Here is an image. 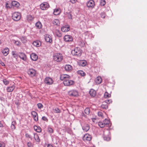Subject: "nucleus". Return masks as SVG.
Segmentation results:
<instances>
[{
    "label": "nucleus",
    "instance_id": "f257e3e1",
    "mask_svg": "<svg viewBox=\"0 0 147 147\" xmlns=\"http://www.w3.org/2000/svg\"><path fill=\"white\" fill-rule=\"evenodd\" d=\"M60 79L61 80H63V84L65 86H69L74 84V81L70 80V76L67 74L61 75Z\"/></svg>",
    "mask_w": 147,
    "mask_h": 147
},
{
    "label": "nucleus",
    "instance_id": "f03ea898",
    "mask_svg": "<svg viewBox=\"0 0 147 147\" xmlns=\"http://www.w3.org/2000/svg\"><path fill=\"white\" fill-rule=\"evenodd\" d=\"M54 60L57 62L61 61L63 59L62 54L60 53H56L54 54L53 56Z\"/></svg>",
    "mask_w": 147,
    "mask_h": 147
},
{
    "label": "nucleus",
    "instance_id": "7ed1b4c3",
    "mask_svg": "<svg viewBox=\"0 0 147 147\" xmlns=\"http://www.w3.org/2000/svg\"><path fill=\"white\" fill-rule=\"evenodd\" d=\"M72 54L74 56H80L81 55L82 50L79 47H76L71 51Z\"/></svg>",
    "mask_w": 147,
    "mask_h": 147
},
{
    "label": "nucleus",
    "instance_id": "20e7f679",
    "mask_svg": "<svg viewBox=\"0 0 147 147\" xmlns=\"http://www.w3.org/2000/svg\"><path fill=\"white\" fill-rule=\"evenodd\" d=\"M21 17V14L18 12L14 13L12 16L13 20L16 21L19 20L20 19Z\"/></svg>",
    "mask_w": 147,
    "mask_h": 147
},
{
    "label": "nucleus",
    "instance_id": "39448f33",
    "mask_svg": "<svg viewBox=\"0 0 147 147\" xmlns=\"http://www.w3.org/2000/svg\"><path fill=\"white\" fill-rule=\"evenodd\" d=\"M69 95L72 97H76L78 95V92L76 90H72L68 92Z\"/></svg>",
    "mask_w": 147,
    "mask_h": 147
},
{
    "label": "nucleus",
    "instance_id": "423d86ee",
    "mask_svg": "<svg viewBox=\"0 0 147 147\" xmlns=\"http://www.w3.org/2000/svg\"><path fill=\"white\" fill-rule=\"evenodd\" d=\"M40 7L42 10H45L48 8L49 5L47 2H44L40 5Z\"/></svg>",
    "mask_w": 147,
    "mask_h": 147
},
{
    "label": "nucleus",
    "instance_id": "0eeeda50",
    "mask_svg": "<svg viewBox=\"0 0 147 147\" xmlns=\"http://www.w3.org/2000/svg\"><path fill=\"white\" fill-rule=\"evenodd\" d=\"M27 72L28 74L31 77L35 76L36 73V70L32 68L29 69L28 70Z\"/></svg>",
    "mask_w": 147,
    "mask_h": 147
},
{
    "label": "nucleus",
    "instance_id": "6e6552de",
    "mask_svg": "<svg viewBox=\"0 0 147 147\" xmlns=\"http://www.w3.org/2000/svg\"><path fill=\"white\" fill-rule=\"evenodd\" d=\"M110 134V131H107L104 132L103 136V138L104 140L109 141L110 140V138L109 136Z\"/></svg>",
    "mask_w": 147,
    "mask_h": 147
},
{
    "label": "nucleus",
    "instance_id": "1a4fd4ad",
    "mask_svg": "<svg viewBox=\"0 0 147 147\" xmlns=\"http://www.w3.org/2000/svg\"><path fill=\"white\" fill-rule=\"evenodd\" d=\"M91 136L89 134H86L83 138V140L85 141H89L91 140Z\"/></svg>",
    "mask_w": 147,
    "mask_h": 147
},
{
    "label": "nucleus",
    "instance_id": "9d476101",
    "mask_svg": "<svg viewBox=\"0 0 147 147\" xmlns=\"http://www.w3.org/2000/svg\"><path fill=\"white\" fill-rule=\"evenodd\" d=\"M45 40L47 42L51 43L52 41L51 36L49 34H46L45 35Z\"/></svg>",
    "mask_w": 147,
    "mask_h": 147
},
{
    "label": "nucleus",
    "instance_id": "9b49d317",
    "mask_svg": "<svg viewBox=\"0 0 147 147\" xmlns=\"http://www.w3.org/2000/svg\"><path fill=\"white\" fill-rule=\"evenodd\" d=\"M64 40L66 42H70L73 40L72 37L69 35H65L64 37Z\"/></svg>",
    "mask_w": 147,
    "mask_h": 147
},
{
    "label": "nucleus",
    "instance_id": "f8f14e48",
    "mask_svg": "<svg viewBox=\"0 0 147 147\" xmlns=\"http://www.w3.org/2000/svg\"><path fill=\"white\" fill-rule=\"evenodd\" d=\"M94 5V2L93 0H90L87 2V6L88 7L93 8Z\"/></svg>",
    "mask_w": 147,
    "mask_h": 147
},
{
    "label": "nucleus",
    "instance_id": "ddd939ff",
    "mask_svg": "<svg viewBox=\"0 0 147 147\" xmlns=\"http://www.w3.org/2000/svg\"><path fill=\"white\" fill-rule=\"evenodd\" d=\"M83 130L86 132L88 131L90 129L89 125L87 123H82L81 124Z\"/></svg>",
    "mask_w": 147,
    "mask_h": 147
},
{
    "label": "nucleus",
    "instance_id": "4468645a",
    "mask_svg": "<svg viewBox=\"0 0 147 147\" xmlns=\"http://www.w3.org/2000/svg\"><path fill=\"white\" fill-rule=\"evenodd\" d=\"M45 82L48 85H50L53 83V81L51 78L47 77L45 79Z\"/></svg>",
    "mask_w": 147,
    "mask_h": 147
},
{
    "label": "nucleus",
    "instance_id": "2eb2a0df",
    "mask_svg": "<svg viewBox=\"0 0 147 147\" xmlns=\"http://www.w3.org/2000/svg\"><path fill=\"white\" fill-rule=\"evenodd\" d=\"M35 121H37L38 120V115L37 113L35 111H32L31 113Z\"/></svg>",
    "mask_w": 147,
    "mask_h": 147
},
{
    "label": "nucleus",
    "instance_id": "dca6fc26",
    "mask_svg": "<svg viewBox=\"0 0 147 147\" xmlns=\"http://www.w3.org/2000/svg\"><path fill=\"white\" fill-rule=\"evenodd\" d=\"M31 59L33 61H36L38 58L37 55L35 53H32L30 55Z\"/></svg>",
    "mask_w": 147,
    "mask_h": 147
},
{
    "label": "nucleus",
    "instance_id": "f3484780",
    "mask_svg": "<svg viewBox=\"0 0 147 147\" xmlns=\"http://www.w3.org/2000/svg\"><path fill=\"white\" fill-rule=\"evenodd\" d=\"M15 86L13 85L12 86H8L7 87L6 90L8 92H11L13 91L15 88Z\"/></svg>",
    "mask_w": 147,
    "mask_h": 147
},
{
    "label": "nucleus",
    "instance_id": "a211bd4d",
    "mask_svg": "<svg viewBox=\"0 0 147 147\" xmlns=\"http://www.w3.org/2000/svg\"><path fill=\"white\" fill-rule=\"evenodd\" d=\"M69 27L68 26H64L62 27L61 28V31L63 32H67L69 30Z\"/></svg>",
    "mask_w": 147,
    "mask_h": 147
},
{
    "label": "nucleus",
    "instance_id": "6ab92c4d",
    "mask_svg": "<svg viewBox=\"0 0 147 147\" xmlns=\"http://www.w3.org/2000/svg\"><path fill=\"white\" fill-rule=\"evenodd\" d=\"M32 44L34 46L37 47H40L41 44L40 41L37 40L34 41Z\"/></svg>",
    "mask_w": 147,
    "mask_h": 147
},
{
    "label": "nucleus",
    "instance_id": "aec40b11",
    "mask_svg": "<svg viewBox=\"0 0 147 147\" xmlns=\"http://www.w3.org/2000/svg\"><path fill=\"white\" fill-rule=\"evenodd\" d=\"M9 49L7 48H5L2 51V52L4 55L6 56L9 53Z\"/></svg>",
    "mask_w": 147,
    "mask_h": 147
},
{
    "label": "nucleus",
    "instance_id": "412c9836",
    "mask_svg": "<svg viewBox=\"0 0 147 147\" xmlns=\"http://www.w3.org/2000/svg\"><path fill=\"white\" fill-rule=\"evenodd\" d=\"M11 5L12 6L16 7H19L20 5L19 3L16 1H12L11 3Z\"/></svg>",
    "mask_w": 147,
    "mask_h": 147
},
{
    "label": "nucleus",
    "instance_id": "4be33fe9",
    "mask_svg": "<svg viewBox=\"0 0 147 147\" xmlns=\"http://www.w3.org/2000/svg\"><path fill=\"white\" fill-rule=\"evenodd\" d=\"M20 57L24 61H25L26 60V57L25 54L23 53H20L19 55Z\"/></svg>",
    "mask_w": 147,
    "mask_h": 147
},
{
    "label": "nucleus",
    "instance_id": "5701e85b",
    "mask_svg": "<svg viewBox=\"0 0 147 147\" xmlns=\"http://www.w3.org/2000/svg\"><path fill=\"white\" fill-rule=\"evenodd\" d=\"M89 94L91 96L94 97L96 94V92L94 89H91L89 91Z\"/></svg>",
    "mask_w": 147,
    "mask_h": 147
},
{
    "label": "nucleus",
    "instance_id": "b1692460",
    "mask_svg": "<svg viewBox=\"0 0 147 147\" xmlns=\"http://www.w3.org/2000/svg\"><path fill=\"white\" fill-rule=\"evenodd\" d=\"M34 138L36 142H40V139L39 138V136L37 134L35 133L34 134Z\"/></svg>",
    "mask_w": 147,
    "mask_h": 147
},
{
    "label": "nucleus",
    "instance_id": "393cba45",
    "mask_svg": "<svg viewBox=\"0 0 147 147\" xmlns=\"http://www.w3.org/2000/svg\"><path fill=\"white\" fill-rule=\"evenodd\" d=\"M102 79L101 77H98L95 80V82L97 84H100L102 82Z\"/></svg>",
    "mask_w": 147,
    "mask_h": 147
},
{
    "label": "nucleus",
    "instance_id": "a878e982",
    "mask_svg": "<svg viewBox=\"0 0 147 147\" xmlns=\"http://www.w3.org/2000/svg\"><path fill=\"white\" fill-rule=\"evenodd\" d=\"M34 130L37 132H40L41 131V129L39 126L35 125L34 127Z\"/></svg>",
    "mask_w": 147,
    "mask_h": 147
},
{
    "label": "nucleus",
    "instance_id": "bb28decb",
    "mask_svg": "<svg viewBox=\"0 0 147 147\" xmlns=\"http://www.w3.org/2000/svg\"><path fill=\"white\" fill-rule=\"evenodd\" d=\"M65 69L67 71H70L72 69V66L69 65H66L65 66Z\"/></svg>",
    "mask_w": 147,
    "mask_h": 147
},
{
    "label": "nucleus",
    "instance_id": "cd10ccee",
    "mask_svg": "<svg viewBox=\"0 0 147 147\" xmlns=\"http://www.w3.org/2000/svg\"><path fill=\"white\" fill-rule=\"evenodd\" d=\"M77 74L82 76H84L86 75L85 73L82 70H79L77 71Z\"/></svg>",
    "mask_w": 147,
    "mask_h": 147
},
{
    "label": "nucleus",
    "instance_id": "c85d7f7f",
    "mask_svg": "<svg viewBox=\"0 0 147 147\" xmlns=\"http://www.w3.org/2000/svg\"><path fill=\"white\" fill-rule=\"evenodd\" d=\"M105 125H106L107 126H109L110 124V121L107 119H105L103 121Z\"/></svg>",
    "mask_w": 147,
    "mask_h": 147
},
{
    "label": "nucleus",
    "instance_id": "c756f323",
    "mask_svg": "<svg viewBox=\"0 0 147 147\" xmlns=\"http://www.w3.org/2000/svg\"><path fill=\"white\" fill-rule=\"evenodd\" d=\"M53 24L55 25H58L59 24V20L57 19H55L53 21Z\"/></svg>",
    "mask_w": 147,
    "mask_h": 147
},
{
    "label": "nucleus",
    "instance_id": "7c9ffc66",
    "mask_svg": "<svg viewBox=\"0 0 147 147\" xmlns=\"http://www.w3.org/2000/svg\"><path fill=\"white\" fill-rule=\"evenodd\" d=\"M35 25L36 27L38 29L41 28L42 26V24L40 22H37L35 24Z\"/></svg>",
    "mask_w": 147,
    "mask_h": 147
},
{
    "label": "nucleus",
    "instance_id": "2f4dec72",
    "mask_svg": "<svg viewBox=\"0 0 147 147\" xmlns=\"http://www.w3.org/2000/svg\"><path fill=\"white\" fill-rule=\"evenodd\" d=\"M55 34L56 35L59 37L61 36L62 35L60 33V31L58 30H56L55 31Z\"/></svg>",
    "mask_w": 147,
    "mask_h": 147
},
{
    "label": "nucleus",
    "instance_id": "473e14b6",
    "mask_svg": "<svg viewBox=\"0 0 147 147\" xmlns=\"http://www.w3.org/2000/svg\"><path fill=\"white\" fill-rule=\"evenodd\" d=\"M16 124V122L15 121H13L12 122L11 126V127L12 129L14 130L15 129V125Z\"/></svg>",
    "mask_w": 147,
    "mask_h": 147
},
{
    "label": "nucleus",
    "instance_id": "72a5a7b5",
    "mask_svg": "<svg viewBox=\"0 0 147 147\" xmlns=\"http://www.w3.org/2000/svg\"><path fill=\"white\" fill-rule=\"evenodd\" d=\"M27 20L29 21H32L34 19V17L31 15H28L27 16Z\"/></svg>",
    "mask_w": 147,
    "mask_h": 147
},
{
    "label": "nucleus",
    "instance_id": "f704fd0d",
    "mask_svg": "<svg viewBox=\"0 0 147 147\" xmlns=\"http://www.w3.org/2000/svg\"><path fill=\"white\" fill-rule=\"evenodd\" d=\"M98 125L101 127H103L105 125L103 121H100L98 123Z\"/></svg>",
    "mask_w": 147,
    "mask_h": 147
},
{
    "label": "nucleus",
    "instance_id": "c9c22d12",
    "mask_svg": "<svg viewBox=\"0 0 147 147\" xmlns=\"http://www.w3.org/2000/svg\"><path fill=\"white\" fill-rule=\"evenodd\" d=\"M60 13L59 10L58 9H55L53 13L55 15H57Z\"/></svg>",
    "mask_w": 147,
    "mask_h": 147
},
{
    "label": "nucleus",
    "instance_id": "e433bc0d",
    "mask_svg": "<svg viewBox=\"0 0 147 147\" xmlns=\"http://www.w3.org/2000/svg\"><path fill=\"white\" fill-rule=\"evenodd\" d=\"M104 96L105 98H107L110 97L111 96V95L110 94L108 93L107 92H105L104 94Z\"/></svg>",
    "mask_w": 147,
    "mask_h": 147
},
{
    "label": "nucleus",
    "instance_id": "4c0bfd02",
    "mask_svg": "<svg viewBox=\"0 0 147 147\" xmlns=\"http://www.w3.org/2000/svg\"><path fill=\"white\" fill-rule=\"evenodd\" d=\"M3 81L4 84L5 85H7L9 84V81L7 80L6 79H3Z\"/></svg>",
    "mask_w": 147,
    "mask_h": 147
},
{
    "label": "nucleus",
    "instance_id": "58836bf2",
    "mask_svg": "<svg viewBox=\"0 0 147 147\" xmlns=\"http://www.w3.org/2000/svg\"><path fill=\"white\" fill-rule=\"evenodd\" d=\"M106 4L105 0H101L100 1V5L101 6H103Z\"/></svg>",
    "mask_w": 147,
    "mask_h": 147
},
{
    "label": "nucleus",
    "instance_id": "ea45409f",
    "mask_svg": "<svg viewBox=\"0 0 147 147\" xmlns=\"http://www.w3.org/2000/svg\"><path fill=\"white\" fill-rule=\"evenodd\" d=\"M84 112L87 115L89 114L90 112V110L89 108H86L84 110Z\"/></svg>",
    "mask_w": 147,
    "mask_h": 147
},
{
    "label": "nucleus",
    "instance_id": "a19ab883",
    "mask_svg": "<svg viewBox=\"0 0 147 147\" xmlns=\"http://www.w3.org/2000/svg\"><path fill=\"white\" fill-rule=\"evenodd\" d=\"M84 42L81 40L78 42V45L81 47H83L84 45Z\"/></svg>",
    "mask_w": 147,
    "mask_h": 147
},
{
    "label": "nucleus",
    "instance_id": "79ce46f5",
    "mask_svg": "<svg viewBox=\"0 0 147 147\" xmlns=\"http://www.w3.org/2000/svg\"><path fill=\"white\" fill-rule=\"evenodd\" d=\"M86 62L85 61H82L80 62V65L82 66H84L86 65Z\"/></svg>",
    "mask_w": 147,
    "mask_h": 147
},
{
    "label": "nucleus",
    "instance_id": "37998d69",
    "mask_svg": "<svg viewBox=\"0 0 147 147\" xmlns=\"http://www.w3.org/2000/svg\"><path fill=\"white\" fill-rule=\"evenodd\" d=\"M101 107L103 109H106L108 108V106L107 105L102 104L101 105Z\"/></svg>",
    "mask_w": 147,
    "mask_h": 147
},
{
    "label": "nucleus",
    "instance_id": "c03bdc74",
    "mask_svg": "<svg viewBox=\"0 0 147 147\" xmlns=\"http://www.w3.org/2000/svg\"><path fill=\"white\" fill-rule=\"evenodd\" d=\"M105 102L107 104H110L112 102L111 99H107L105 100Z\"/></svg>",
    "mask_w": 147,
    "mask_h": 147
},
{
    "label": "nucleus",
    "instance_id": "a18cd8bd",
    "mask_svg": "<svg viewBox=\"0 0 147 147\" xmlns=\"http://www.w3.org/2000/svg\"><path fill=\"white\" fill-rule=\"evenodd\" d=\"M48 131L50 133H52L53 132V129L51 127H49L48 129Z\"/></svg>",
    "mask_w": 147,
    "mask_h": 147
},
{
    "label": "nucleus",
    "instance_id": "49530a36",
    "mask_svg": "<svg viewBox=\"0 0 147 147\" xmlns=\"http://www.w3.org/2000/svg\"><path fill=\"white\" fill-rule=\"evenodd\" d=\"M5 143L3 142L0 141V147H5Z\"/></svg>",
    "mask_w": 147,
    "mask_h": 147
},
{
    "label": "nucleus",
    "instance_id": "de8ad7c7",
    "mask_svg": "<svg viewBox=\"0 0 147 147\" xmlns=\"http://www.w3.org/2000/svg\"><path fill=\"white\" fill-rule=\"evenodd\" d=\"M14 42L18 46H20L21 44V42L15 40V42Z\"/></svg>",
    "mask_w": 147,
    "mask_h": 147
},
{
    "label": "nucleus",
    "instance_id": "09e8293b",
    "mask_svg": "<svg viewBox=\"0 0 147 147\" xmlns=\"http://www.w3.org/2000/svg\"><path fill=\"white\" fill-rule=\"evenodd\" d=\"M54 112L55 113H60L61 112L60 110L58 108H56L54 109Z\"/></svg>",
    "mask_w": 147,
    "mask_h": 147
},
{
    "label": "nucleus",
    "instance_id": "8fccbe9b",
    "mask_svg": "<svg viewBox=\"0 0 147 147\" xmlns=\"http://www.w3.org/2000/svg\"><path fill=\"white\" fill-rule=\"evenodd\" d=\"M37 105L39 109H41L43 107V105L41 103H38L37 104Z\"/></svg>",
    "mask_w": 147,
    "mask_h": 147
},
{
    "label": "nucleus",
    "instance_id": "3c124183",
    "mask_svg": "<svg viewBox=\"0 0 147 147\" xmlns=\"http://www.w3.org/2000/svg\"><path fill=\"white\" fill-rule=\"evenodd\" d=\"M100 16L101 18H104L106 16V14L104 12H102L100 13Z\"/></svg>",
    "mask_w": 147,
    "mask_h": 147
},
{
    "label": "nucleus",
    "instance_id": "603ef678",
    "mask_svg": "<svg viewBox=\"0 0 147 147\" xmlns=\"http://www.w3.org/2000/svg\"><path fill=\"white\" fill-rule=\"evenodd\" d=\"M68 18L69 19H72V15L70 13H68L67 14Z\"/></svg>",
    "mask_w": 147,
    "mask_h": 147
},
{
    "label": "nucleus",
    "instance_id": "864d4df0",
    "mask_svg": "<svg viewBox=\"0 0 147 147\" xmlns=\"http://www.w3.org/2000/svg\"><path fill=\"white\" fill-rule=\"evenodd\" d=\"M26 136L27 138H30L31 140L32 139V137H31L30 135L29 134H26Z\"/></svg>",
    "mask_w": 147,
    "mask_h": 147
},
{
    "label": "nucleus",
    "instance_id": "5fc2aeb1",
    "mask_svg": "<svg viewBox=\"0 0 147 147\" xmlns=\"http://www.w3.org/2000/svg\"><path fill=\"white\" fill-rule=\"evenodd\" d=\"M98 116L101 117H103V114L102 112H99L98 113Z\"/></svg>",
    "mask_w": 147,
    "mask_h": 147
},
{
    "label": "nucleus",
    "instance_id": "6e6d98bb",
    "mask_svg": "<svg viewBox=\"0 0 147 147\" xmlns=\"http://www.w3.org/2000/svg\"><path fill=\"white\" fill-rule=\"evenodd\" d=\"M42 119L43 120L46 121H48V120L47 118L45 116H43L42 117Z\"/></svg>",
    "mask_w": 147,
    "mask_h": 147
},
{
    "label": "nucleus",
    "instance_id": "4d7b16f0",
    "mask_svg": "<svg viewBox=\"0 0 147 147\" xmlns=\"http://www.w3.org/2000/svg\"><path fill=\"white\" fill-rule=\"evenodd\" d=\"M5 6L7 8H10L11 7L10 6H9V4L8 3H6Z\"/></svg>",
    "mask_w": 147,
    "mask_h": 147
},
{
    "label": "nucleus",
    "instance_id": "13d9d810",
    "mask_svg": "<svg viewBox=\"0 0 147 147\" xmlns=\"http://www.w3.org/2000/svg\"><path fill=\"white\" fill-rule=\"evenodd\" d=\"M27 145L28 147H32V144L31 142H28L27 143Z\"/></svg>",
    "mask_w": 147,
    "mask_h": 147
},
{
    "label": "nucleus",
    "instance_id": "bf43d9fd",
    "mask_svg": "<svg viewBox=\"0 0 147 147\" xmlns=\"http://www.w3.org/2000/svg\"><path fill=\"white\" fill-rule=\"evenodd\" d=\"M78 0H70V1L72 3H75Z\"/></svg>",
    "mask_w": 147,
    "mask_h": 147
},
{
    "label": "nucleus",
    "instance_id": "052dcab7",
    "mask_svg": "<svg viewBox=\"0 0 147 147\" xmlns=\"http://www.w3.org/2000/svg\"><path fill=\"white\" fill-rule=\"evenodd\" d=\"M0 100H1V101L5 102V98L3 97H0Z\"/></svg>",
    "mask_w": 147,
    "mask_h": 147
},
{
    "label": "nucleus",
    "instance_id": "680f3d73",
    "mask_svg": "<svg viewBox=\"0 0 147 147\" xmlns=\"http://www.w3.org/2000/svg\"><path fill=\"white\" fill-rule=\"evenodd\" d=\"M21 40L23 42H25L26 41V39H25L23 37L21 38Z\"/></svg>",
    "mask_w": 147,
    "mask_h": 147
},
{
    "label": "nucleus",
    "instance_id": "e2e57ef3",
    "mask_svg": "<svg viewBox=\"0 0 147 147\" xmlns=\"http://www.w3.org/2000/svg\"><path fill=\"white\" fill-rule=\"evenodd\" d=\"M47 147H54L53 146L50 144H48L47 145Z\"/></svg>",
    "mask_w": 147,
    "mask_h": 147
},
{
    "label": "nucleus",
    "instance_id": "0e129e2a",
    "mask_svg": "<svg viewBox=\"0 0 147 147\" xmlns=\"http://www.w3.org/2000/svg\"><path fill=\"white\" fill-rule=\"evenodd\" d=\"M0 63L1 65L2 66H5V65L4 63L2 62L1 61H0Z\"/></svg>",
    "mask_w": 147,
    "mask_h": 147
},
{
    "label": "nucleus",
    "instance_id": "69168bd1",
    "mask_svg": "<svg viewBox=\"0 0 147 147\" xmlns=\"http://www.w3.org/2000/svg\"><path fill=\"white\" fill-rule=\"evenodd\" d=\"M3 127L2 123H1V122L0 121V127Z\"/></svg>",
    "mask_w": 147,
    "mask_h": 147
},
{
    "label": "nucleus",
    "instance_id": "338daca9",
    "mask_svg": "<svg viewBox=\"0 0 147 147\" xmlns=\"http://www.w3.org/2000/svg\"><path fill=\"white\" fill-rule=\"evenodd\" d=\"M1 40H0V44H1Z\"/></svg>",
    "mask_w": 147,
    "mask_h": 147
}]
</instances>
